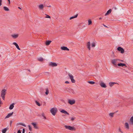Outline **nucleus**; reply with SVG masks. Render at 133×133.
<instances>
[{"label": "nucleus", "mask_w": 133, "mask_h": 133, "mask_svg": "<svg viewBox=\"0 0 133 133\" xmlns=\"http://www.w3.org/2000/svg\"><path fill=\"white\" fill-rule=\"evenodd\" d=\"M118 61H120L121 62H123L124 61H123V60H121V59H118Z\"/></svg>", "instance_id": "49"}, {"label": "nucleus", "mask_w": 133, "mask_h": 133, "mask_svg": "<svg viewBox=\"0 0 133 133\" xmlns=\"http://www.w3.org/2000/svg\"><path fill=\"white\" fill-rule=\"evenodd\" d=\"M117 65L123 67L124 66H125L126 67H127L125 64L122 63H118Z\"/></svg>", "instance_id": "11"}, {"label": "nucleus", "mask_w": 133, "mask_h": 133, "mask_svg": "<svg viewBox=\"0 0 133 133\" xmlns=\"http://www.w3.org/2000/svg\"><path fill=\"white\" fill-rule=\"evenodd\" d=\"M38 60L40 62H42L44 60L41 57L38 58Z\"/></svg>", "instance_id": "28"}, {"label": "nucleus", "mask_w": 133, "mask_h": 133, "mask_svg": "<svg viewBox=\"0 0 133 133\" xmlns=\"http://www.w3.org/2000/svg\"><path fill=\"white\" fill-rule=\"evenodd\" d=\"M45 73H47V74H49V72H45Z\"/></svg>", "instance_id": "52"}, {"label": "nucleus", "mask_w": 133, "mask_h": 133, "mask_svg": "<svg viewBox=\"0 0 133 133\" xmlns=\"http://www.w3.org/2000/svg\"><path fill=\"white\" fill-rule=\"evenodd\" d=\"M43 7L44 5L42 4L38 6L39 8L40 9H42L43 8Z\"/></svg>", "instance_id": "24"}, {"label": "nucleus", "mask_w": 133, "mask_h": 133, "mask_svg": "<svg viewBox=\"0 0 133 133\" xmlns=\"http://www.w3.org/2000/svg\"><path fill=\"white\" fill-rule=\"evenodd\" d=\"M10 1H8V4H10Z\"/></svg>", "instance_id": "51"}, {"label": "nucleus", "mask_w": 133, "mask_h": 133, "mask_svg": "<svg viewBox=\"0 0 133 133\" xmlns=\"http://www.w3.org/2000/svg\"><path fill=\"white\" fill-rule=\"evenodd\" d=\"M15 104V103H13L12 104H11L10 105L9 107V109L10 110L12 109L14 107V105Z\"/></svg>", "instance_id": "18"}, {"label": "nucleus", "mask_w": 133, "mask_h": 133, "mask_svg": "<svg viewBox=\"0 0 133 133\" xmlns=\"http://www.w3.org/2000/svg\"><path fill=\"white\" fill-rule=\"evenodd\" d=\"M28 133H30V132H29Z\"/></svg>", "instance_id": "63"}, {"label": "nucleus", "mask_w": 133, "mask_h": 133, "mask_svg": "<svg viewBox=\"0 0 133 133\" xmlns=\"http://www.w3.org/2000/svg\"><path fill=\"white\" fill-rule=\"evenodd\" d=\"M119 132H121L122 133H123V132L121 131V128H119Z\"/></svg>", "instance_id": "42"}, {"label": "nucleus", "mask_w": 133, "mask_h": 133, "mask_svg": "<svg viewBox=\"0 0 133 133\" xmlns=\"http://www.w3.org/2000/svg\"><path fill=\"white\" fill-rule=\"evenodd\" d=\"M3 8L5 11H9V10L8 8L4 6L3 7Z\"/></svg>", "instance_id": "27"}, {"label": "nucleus", "mask_w": 133, "mask_h": 133, "mask_svg": "<svg viewBox=\"0 0 133 133\" xmlns=\"http://www.w3.org/2000/svg\"><path fill=\"white\" fill-rule=\"evenodd\" d=\"M42 115L43 117L45 116L44 114L43 113L42 114Z\"/></svg>", "instance_id": "48"}, {"label": "nucleus", "mask_w": 133, "mask_h": 133, "mask_svg": "<svg viewBox=\"0 0 133 133\" xmlns=\"http://www.w3.org/2000/svg\"><path fill=\"white\" fill-rule=\"evenodd\" d=\"M125 128L127 129H129V125L128 123L126 122L125 123Z\"/></svg>", "instance_id": "21"}, {"label": "nucleus", "mask_w": 133, "mask_h": 133, "mask_svg": "<svg viewBox=\"0 0 133 133\" xmlns=\"http://www.w3.org/2000/svg\"><path fill=\"white\" fill-rule=\"evenodd\" d=\"M14 133H16L15 132Z\"/></svg>", "instance_id": "61"}, {"label": "nucleus", "mask_w": 133, "mask_h": 133, "mask_svg": "<svg viewBox=\"0 0 133 133\" xmlns=\"http://www.w3.org/2000/svg\"><path fill=\"white\" fill-rule=\"evenodd\" d=\"M130 120L132 124H133V116L131 117L130 119Z\"/></svg>", "instance_id": "31"}, {"label": "nucleus", "mask_w": 133, "mask_h": 133, "mask_svg": "<svg viewBox=\"0 0 133 133\" xmlns=\"http://www.w3.org/2000/svg\"><path fill=\"white\" fill-rule=\"evenodd\" d=\"M100 85L101 87L102 88H106L107 87L105 84L102 82H101L100 83Z\"/></svg>", "instance_id": "9"}, {"label": "nucleus", "mask_w": 133, "mask_h": 133, "mask_svg": "<svg viewBox=\"0 0 133 133\" xmlns=\"http://www.w3.org/2000/svg\"><path fill=\"white\" fill-rule=\"evenodd\" d=\"M117 50L118 51H120L121 54H123L124 53V49L121 47H118L117 48Z\"/></svg>", "instance_id": "5"}, {"label": "nucleus", "mask_w": 133, "mask_h": 133, "mask_svg": "<svg viewBox=\"0 0 133 133\" xmlns=\"http://www.w3.org/2000/svg\"><path fill=\"white\" fill-rule=\"evenodd\" d=\"M34 128L38 129H39V127L35 122H34Z\"/></svg>", "instance_id": "12"}, {"label": "nucleus", "mask_w": 133, "mask_h": 133, "mask_svg": "<svg viewBox=\"0 0 133 133\" xmlns=\"http://www.w3.org/2000/svg\"><path fill=\"white\" fill-rule=\"evenodd\" d=\"M90 42H87V48L89 50L90 49Z\"/></svg>", "instance_id": "16"}, {"label": "nucleus", "mask_w": 133, "mask_h": 133, "mask_svg": "<svg viewBox=\"0 0 133 133\" xmlns=\"http://www.w3.org/2000/svg\"><path fill=\"white\" fill-rule=\"evenodd\" d=\"M12 123V121H11L10 122V125H11Z\"/></svg>", "instance_id": "50"}, {"label": "nucleus", "mask_w": 133, "mask_h": 133, "mask_svg": "<svg viewBox=\"0 0 133 133\" xmlns=\"http://www.w3.org/2000/svg\"><path fill=\"white\" fill-rule=\"evenodd\" d=\"M88 82L90 84H94L95 83V82L93 81H88Z\"/></svg>", "instance_id": "29"}, {"label": "nucleus", "mask_w": 133, "mask_h": 133, "mask_svg": "<svg viewBox=\"0 0 133 133\" xmlns=\"http://www.w3.org/2000/svg\"><path fill=\"white\" fill-rule=\"evenodd\" d=\"M8 1H10V0H8Z\"/></svg>", "instance_id": "62"}, {"label": "nucleus", "mask_w": 133, "mask_h": 133, "mask_svg": "<svg viewBox=\"0 0 133 133\" xmlns=\"http://www.w3.org/2000/svg\"><path fill=\"white\" fill-rule=\"evenodd\" d=\"M28 126L29 127V130H30V131H31L32 130V129L30 125H29Z\"/></svg>", "instance_id": "40"}, {"label": "nucleus", "mask_w": 133, "mask_h": 133, "mask_svg": "<svg viewBox=\"0 0 133 133\" xmlns=\"http://www.w3.org/2000/svg\"><path fill=\"white\" fill-rule=\"evenodd\" d=\"M57 111V110L55 108H53L50 110V112L54 116L56 115Z\"/></svg>", "instance_id": "2"}, {"label": "nucleus", "mask_w": 133, "mask_h": 133, "mask_svg": "<svg viewBox=\"0 0 133 133\" xmlns=\"http://www.w3.org/2000/svg\"><path fill=\"white\" fill-rule=\"evenodd\" d=\"M61 49L63 50L69 51V49L66 46H62L61 48Z\"/></svg>", "instance_id": "10"}, {"label": "nucleus", "mask_w": 133, "mask_h": 133, "mask_svg": "<svg viewBox=\"0 0 133 133\" xmlns=\"http://www.w3.org/2000/svg\"><path fill=\"white\" fill-rule=\"evenodd\" d=\"M43 117L44 118H45V119H46V117L45 116H44Z\"/></svg>", "instance_id": "54"}, {"label": "nucleus", "mask_w": 133, "mask_h": 133, "mask_svg": "<svg viewBox=\"0 0 133 133\" xmlns=\"http://www.w3.org/2000/svg\"><path fill=\"white\" fill-rule=\"evenodd\" d=\"M28 71L30 72V70H29Z\"/></svg>", "instance_id": "59"}, {"label": "nucleus", "mask_w": 133, "mask_h": 133, "mask_svg": "<svg viewBox=\"0 0 133 133\" xmlns=\"http://www.w3.org/2000/svg\"><path fill=\"white\" fill-rule=\"evenodd\" d=\"M13 114V112H12L11 113L8 114V115L5 117V118H9L10 116L12 115Z\"/></svg>", "instance_id": "13"}, {"label": "nucleus", "mask_w": 133, "mask_h": 133, "mask_svg": "<svg viewBox=\"0 0 133 133\" xmlns=\"http://www.w3.org/2000/svg\"><path fill=\"white\" fill-rule=\"evenodd\" d=\"M92 21L90 19H89L88 20V25H90L92 24Z\"/></svg>", "instance_id": "35"}, {"label": "nucleus", "mask_w": 133, "mask_h": 133, "mask_svg": "<svg viewBox=\"0 0 133 133\" xmlns=\"http://www.w3.org/2000/svg\"><path fill=\"white\" fill-rule=\"evenodd\" d=\"M68 75L70 79L73 78H74L73 76L72 75L70 74L69 73V74Z\"/></svg>", "instance_id": "30"}, {"label": "nucleus", "mask_w": 133, "mask_h": 133, "mask_svg": "<svg viewBox=\"0 0 133 133\" xmlns=\"http://www.w3.org/2000/svg\"><path fill=\"white\" fill-rule=\"evenodd\" d=\"M75 119V118H74L72 117L71 118V120L72 121H73Z\"/></svg>", "instance_id": "46"}, {"label": "nucleus", "mask_w": 133, "mask_h": 133, "mask_svg": "<svg viewBox=\"0 0 133 133\" xmlns=\"http://www.w3.org/2000/svg\"><path fill=\"white\" fill-rule=\"evenodd\" d=\"M7 130L8 129L7 128H5L2 130V133H5Z\"/></svg>", "instance_id": "23"}, {"label": "nucleus", "mask_w": 133, "mask_h": 133, "mask_svg": "<svg viewBox=\"0 0 133 133\" xmlns=\"http://www.w3.org/2000/svg\"><path fill=\"white\" fill-rule=\"evenodd\" d=\"M111 56L112 58H114L116 57L115 55L114 54V52H112V54L111 55Z\"/></svg>", "instance_id": "32"}, {"label": "nucleus", "mask_w": 133, "mask_h": 133, "mask_svg": "<svg viewBox=\"0 0 133 133\" xmlns=\"http://www.w3.org/2000/svg\"><path fill=\"white\" fill-rule=\"evenodd\" d=\"M114 113H111L109 114V115L111 117H113L114 116Z\"/></svg>", "instance_id": "37"}, {"label": "nucleus", "mask_w": 133, "mask_h": 133, "mask_svg": "<svg viewBox=\"0 0 133 133\" xmlns=\"http://www.w3.org/2000/svg\"><path fill=\"white\" fill-rule=\"evenodd\" d=\"M6 90L5 89H3L1 91V96L3 100L5 99V95L6 93Z\"/></svg>", "instance_id": "1"}, {"label": "nucleus", "mask_w": 133, "mask_h": 133, "mask_svg": "<svg viewBox=\"0 0 133 133\" xmlns=\"http://www.w3.org/2000/svg\"><path fill=\"white\" fill-rule=\"evenodd\" d=\"M51 6V5H50V6H48L49 7H50Z\"/></svg>", "instance_id": "58"}, {"label": "nucleus", "mask_w": 133, "mask_h": 133, "mask_svg": "<svg viewBox=\"0 0 133 133\" xmlns=\"http://www.w3.org/2000/svg\"><path fill=\"white\" fill-rule=\"evenodd\" d=\"M31 124L33 125V122H32L31 123Z\"/></svg>", "instance_id": "56"}, {"label": "nucleus", "mask_w": 133, "mask_h": 133, "mask_svg": "<svg viewBox=\"0 0 133 133\" xmlns=\"http://www.w3.org/2000/svg\"><path fill=\"white\" fill-rule=\"evenodd\" d=\"M19 124L21 125H22L24 126L25 127H26V125L22 123H19Z\"/></svg>", "instance_id": "39"}, {"label": "nucleus", "mask_w": 133, "mask_h": 133, "mask_svg": "<svg viewBox=\"0 0 133 133\" xmlns=\"http://www.w3.org/2000/svg\"><path fill=\"white\" fill-rule=\"evenodd\" d=\"M60 112L64 114H67L68 115H69V114L66 111L63 110H61Z\"/></svg>", "instance_id": "19"}, {"label": "nucleus", "mask_w": 133, "mask_h": 133, "mask_svg": "<svg viewBox=\"0 0 133 133\" xmlns=\"http://www.w3.org/2000/svg\"><path fill=\"white\" fill-rule=\"evenodd\" d=\"M18 8L19 9H21V8L19 7H18Z\"/></svg>", "instance_id": "55"}, {"label": "nucleus", "mask_w": 133, "mask_h": 133, "mask_svg": "<svg viewBox=\"0 0 133 133\" xmlns=\"http://www.w3.org/2000/svg\"><path fill=\"white\" fill-rule=\"evenodd\" d=\"M65 83L66 84H69V81H66L65 82Z\"/></svg>", "instance_id": "43"}, {"label": "nucleus", "mask_w": 133, "mask_h": 133, "mask_svg": "<svg viewBox=\"0 0 133 133\" xmlns=\"http://www.w3.org/2000/svg\"><path fill=\"white\" fill-rule=\"evenodd\" d=\"M71 82L72 83H75V80L74 79V78L71 79Z\"/></svg>", "instance_id": "36"}, {"label": "nucleus", "mask_w": 133, "mask_h": 133, "mask_svg": "<svg viewBox=\"0 0 133 133\" xmlns=\"http://www.w3.org/2000/svg\"><path fill=\"white\" fill-rule=\"evenodd\" d=\"M103 25L104 26L106 27H108L107 26L105 25H104V24H103Z\"/></svg>", "instance_id": "53"}, {"label": "nucleus", "mask_w": 133, "mask_h": 133, "mask_svg": "<svg viewBox=\"0 0 133 133\" xmlns=\"http://www.w3.org/2000/svg\"><path fill=\"white\" fill-rule=\"evenodd\" d=\"M35 102L37 105L39 106H40L41 105V104H40L39 102L36 100L35 101Z\"/></svg>", "instance_id": "26"}, {"label": "nucleus", "mask_w": 133, "mask_h": 133, "mask_svg": "<svg viewBox=\"0 0 133 133\" xmlns=\"http://www.w3.org/2000/svg\"><path fill=\"white\" fill-rule=\"evenodd\" d=\"M117 83L110 82L109 83V85L110 87H111L114 84H117Z\"/></svg>", "instance_id": "22"}, {"label": "nucleus", "mask_w": 133, "mask_h": 133, "mask_svg": "<svg viewBox=\"0 0 133 133\" xmlns=\"http://www.w3.org/2000/svg\"><path fill=\"white\" fill-rule=\"evenodd\" d=\"M111 9H109L108 10L107 13L105 14V16H106L110 14L111 13Z\"/></svg>", "instance_id": "17"}, {"label": "nucleus", "mask_w": 133, "mask_h": 133, "mask_svg": "<svg viewBox=\"0 0 133 133\" xmlns=\"http://www.w3.org/2000/svg\"><path fill=\"white\" fill-rule=\"evenodd\" d=\"M18 34H14L11 35V36L14 39L18 37Z\"/></svg>", "instance_id": "15"}, {"label": "nucleus", "mask_w": 133, "mask_h": 133, "mask_svg": "<svg viewBox=\"0 0 133 133\" xmlns=\"http://www.w3.org/2000/svg\"><path fill=\"white\" fill-rule=\"evenodd\" d=\"M113 9H114L115 10H116L117 9V8L115 6H114L113 7Z\"/></svg>", "instance_id": "41"}, {"label": "nucleus", "mask_w": 133, "mask_h": 133, "mask_svg": "<svg viewBox=\"0 0 133 133\" xmlns=\"http://www.w3.org/2000/svg\"><path fill=\"white\" fill-rule=\"evenodd\" d=\"M2 0H0V6L2 5Z\"/></svg>", "instance_id": "44"}, {"label": "nucleus", "mask_w": 133, "mask_h": 133, "mask_svg": "<svg viewBox=\"0 0 133 133\" xmlns=\"http://www.w3.org/2000/svg\"><path fill=\"white\" fill-rule=\"evenodd\" d=\"M118 111H116V112H117Z\"/></svg>", "instance_id": "60"}, {"label": "nucleus", "mask_w": 133, "mask_h": 133, "mask_svg": "<svg viewBox=\"0 0 133 133\" xmlns=\"http://www.w3.org/2000/svg\"><path fill=\"white\" fill-rule=\"evenodd\" d=\"M64 127L66 129H69L72 131H75L76 130V128L73 127H71L70 126H67L65 125Z\"/></svg>", "instance_id": "3"}, {"label": "nucleus", "mask_w": 133, "mask_h": 133, "mask_svg": "<svg viewBox=\"0 0 133 133\" xmlns=\"http://www.w3.org/2000/svg\"><path fill=\"white\" fill-rule=\"evenodd\" d=\"M25 131V130L24 129H23L22 133H24Z\"/></svg>", "instance_id": "45"}, {"label": "nucleus", "mask_w": 133, "mask_h": 133, "mask_svg": "<svg viewBox=\"0 0 133 133\" xmlns=\"http://www.w3.org/2000/svg\"><path fill=\"white\" fill-rule=\"evenodd\" d=\"M102 19V18L101 17H100L99 18V19Z\"/></svg>", "instance_id": "57"}, {"label": "nucleus", "mask_w": 133, "mask_h": 133, "mask_svg": "<svg viewBox=\"0 0 133 133\" xmlns=\"http://www.w3.org/2000/svg\"><path fill=\"white\" fill-rule=\"evenodd\" d=\"M49 65L50 66L54 67L57 66V64L56 63L51 62L49 63Z\"/></svg>", "instance_id": "6"}, {"label": "nucleus", "mask_w": 133, "mask_h": 133, "mask_svg": "<svg viewBox=\"0 0 133 133\" xmlns=\"http://www.w3.org/2000/svg\"><path fill=\"white\" fill-rule=\"evenodd\" d=\"M96 44L95 42H93L91 44V46L92 47H95V46Z\"/></svg>", "instance_id": "33"}, {"label": "nucleus", "mask_w": 133, "mask_h": 133, "mask_svg": "<svg viewBox=\"0 0 133 133\" xmlns=\"http://www.w3.org/2000/svg\"><path fill=\"white\" fill-rule=\"evenodd\" d=\"M52 41H47L45 42V44L46 45H48L50 44V43Z\"/></svg>", "instance_id": "20"}, {"label": "nucleus", "mask_w": 133, "mask_h": 133, "mask_svg": "<svg viewBox=\"0 0 133 133\" xmlns=\"http://www.w3.org/2000/svg\"><path fill=\"white\" fill-rule=\"evenodd\" d=\"M75 101L74 100L69 99L68 101L69 103L71 105H72L75 103Z\"/></svg>", "instance_id": "8"}, {"label": "nucleus", "mask_w": 133, "mask_h": 133, "mask_svg": "<svg viewBox=\"0 0 133 133\" xmlns=\"http://www.w3.org/2000/svg\"><path fill=\"white\" fill-rule=\"evenodd\" d=\"M78 14H76V15H75V16H72V17H71L70 18V20L71 19H73V18H76L77 16H78Z\"/></svg>", "instance_id": "25"}, {"label": "nucleus", "mask_w": 133, "mask_h": 133, "mask_svg": "<svg viewBox=\"0 0 133 133\" xmlns=\"http://www.w3.org/2000/svg\"><path fill=\"white\" fill-rule=\"evenodd\" d=\"M65 90L70 93H72L73 94H75L74 90L70 88H65Z\"/></svg>", "instance_id": "4"}, {"label": "nucleus", "mask_w": 133, "mask_h": 133, "mask_svg": "<svg viewBox=\"0 0 133 133\" xmlns=\"http://www.w3.org/2000/svg\"><path fill=\"white\" fill-rule=\"evenodd\" d=\"M13 44L15 45L16 48L18 49V50H20V49L19 48V46L18 44L16 43V42H14Z\"/></svg>", "instance_id": "14"}, {"label": "nucleus", "mask_w": 133, "mask_h": 133, "mask_svg": "<svg viewBox=\"0 0 133 133\" xmlns=\"http://www.w3.org/2000/svg\"><path fill=\"white\" fill-rule=\"evenodd\" d=\"M45 15H46V16L45 17V18H50V17L49 15L45 14Z\"/></svg>", "instance_id": "38"}, {"label": "nucleus", "mask_w": 133, "mask_h": 133, "mask_svg": "<svg viewBox=\"0 0 133 133\" xmlns=\"http://www.w3.org/2000/svg\"><path fill=\"white\" fill-rule=\"evenodd\" d=\"M49 90H48V88H47L46 89V91L45 92V94L46 95H48L49 93Z\"/></svg>", "instance_id": "34"}, {"label": "nucleus", "mask_w": 133, "mask_h": 133, "mask_svg": "<svg viewBox=\"0 0 133 133\" xmlns=\"http://www.w3.org/2000/svg\"><path fill=\"white\" fill-rule=\"evenodd\" d=\"M118 61V59H114L111 60V62L112 64L115 65H117L116 62Z\"/></svg>", "instance_id": "7"}, {"label": "nucleus", "mask_w": 133, "mask_h": 133, "mask_svg": "<svg viewBox=\"0 0 133 133\" xmlns=\"http://www.w3.org/2000/svg\"><path fill=\"white\" fill-rule=\"evenodd\" d=\"M17 133H21V131L20 130H19L18 131Z\"/></svg>", "instance_id": "47"}]
</instances>
